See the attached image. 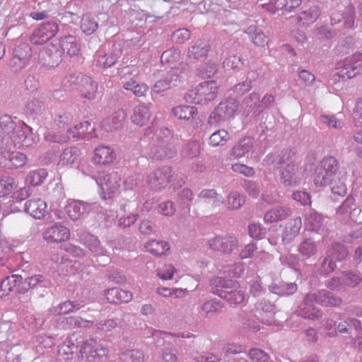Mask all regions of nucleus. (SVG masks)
I'll return each mask as SVG.
<instances>
[{
    "label": "nucleus",
    "mask_w": 362,
    "mask_h": 362,
    "mask_svg": "<svg viewBox=\"0 0 362 362\" xmlns=\"http://www.w3.org/2000/svg\"><path fill=\"white\" fill-rule=\"evenodd\" d=\"M151 117L150 108L144 104H140L135 106L131 115L132 123L137 126L146 125Z\"/></svg>",
    "instance_id": "obj_19"
},
{
    "label": "nucleus",
    "mask_w": 362,
    "mask_h": 362,
    "mask_svg": "<svg viewBox=\"0 0 362 362\" xmlns=\"http://www.w3.org/2000/svg\"><path fill=\"white\" fill-rule=\"evenodd\" d=\"M248 30H250L249 33L250 39L255 45L259 47L268 45L269 38L262 30L256 28L253 29L252 27L249 28Z\"/></svg>",
    "instance_id": "obj_36"
},
{
    "label": "nucleus",
    "mask_w": 362,
    "mask_h": 362,
    "mask_svg": "<svg viewBox=\"0 0 362 362\" xmlns=\"http://www.w3.org/2000/svg\"><path fill=\"white\" fill-rule=\"evenodd\" d=\"M338 167L337 159L332 156L325 158L316 168L314 175V182L316 186L325 185L327 180L337 177L341 171Z\"/></svg>",
    "instance_id": "obj_2"
},
{
    "label": "nucleus",
    "mask_w": 362,
    "mask_h": 362,
    "mask_svg": "<svg viewBox=\"0 0 362 362\" xmlns=\"http://www.w3.org/2000/svg\"><path fill=\"white\" fill-rule=\"evenodd\" d=\"M78 129L77 125H75L73 127H71L66 131V136L63 138H55L54 139H50V141L54 142H66L68 139H79L81 138V134Z\"/></svg>",
    "instance_id": "obj_54"
},
{
    "label": "nucleus",
    "mask_w": 362,
    "mask_h": 362,
    "mask_svg": "<svg viewBox=\"0 0 362 362\" xmlns=\"http://www.w3.org/2000/svg\"><path fill=\"white\" fill-rule=\"evenodd\" d=\"M244 202V197L238 193H231L228 197V204L229 207L232 209H237L240 208Z\"/></svg>",
    "instance_id": "obj_55"
},
{
    "label": "nucleus",
    "mask_w": 362,
    "mask_h": 362,
    "mask_svg": "<svg viewBox=\"0 0 362 362\" xmlns=\"http://www.w3.org/2000/svg\"><path fill=\"white\" fill-rule=\"evenodd\" d=\"M176 272L175 268L172 264H165L158 269L157 274L163 280L171 279Z\"/></svg>",
    "instance_id": "obj_51"
},
{
    "label": "nucleus",
    "mask_w": 362,
    "mask_h": 362,
    "mask_svg": "<svg viewBox=\"0 0 362 362\" xmlns=\"http://www.w3.org/2000/svg\"><path fill=\"white\" fill-rule=\"evenodd\" d=\"M180 59V51L175 49L165 51L160 57L162 64L170 66L171 69H178L176 68V65Z\"/></svg>",
    "instance_id": "obj_33"
},
{
    "label": "nucleus",
    "mask_w": 362,
    "mask_h": 362,
    "mask_svg": "<svg viewBox=\"0 0 362 362\" xmlns=\"http://www.w3.org/2000/svg\"><path fill=\"white\" fill-rule=\"evenodd\" d=\"M298 251L303 257L308 259L317 252V245L313 240L308 238L300 244Z\"/></svg>",
    "instance_id": "obj_35"
},
{
    "label": "nucleus",
    "mask_w": 362,
    "mask_h": 362,
    "mask_svg": "<svg viewBox=\"0 0 362 362\" xmlns=\"http://www.w3.org/2000/svg\"><path fill=\"white\" fill-rule=\"evenodd\" d=\"M291 214L289 208L276 207L267 211L264 216V221L267 223H273L286 218Z\"/></svg>",
    "instance_id": "obj_27"
},
{
    "label": "nucleus",
    "mask_w": 362,
    "mask_h": 362,
    "mask_svg": "<svg viewBox=\"0 0 362 362\" xmlns=\"http://www.w3.org/2000/svg\"><path fill=\"white\" fill-rule=\"evenodd\" d=\"M223 66L227 69H236L242 64L240 57L233 55L226 59L223 62Z\"/></svg>",
    "instance_id": "obj_60"
},
{
    "label": "nucleus",
    "mask_w": 362,
    "mask_h": 362,
    "mask_svg": "<svg viewBox=\"0 0 362 362\" xmlns=\"http://www.w3.org/2000/svg\"><path fill=\"white\" fill-rule=\"evenodd\" d=\"M252 147V141L250 138H244L237 145H235L231 151V156L239 158L248 153Z\"/></svg>",
    "instance_id": "obj_34"
},
{
    "label": "nucleus",
    "mask_w": 362,
    "mask_h": 362,
    "mask_svg": "<svg viewBox=\"0 0 362 362\" xmlns=\"http://www.w3.org/2000/svg\"><path fill=\"white\" fill-rule=\"evenodd\" d=\"M77 351L78 345L71 338L66 339L59 347L57 358L60 362H69L74 358Z\"/></svg>",
    "instance_id": "obj_20"
},
{
    "label": "nucleus",
    "mask_w": 362,
    "mask_h": 362,
    "mask_svg": "<svg viewBox=\"0 0 362 362\" xmlns=\"http://www.w3.org/2000/svg\"><path fill=\"white\" fill-rule=\"evenodd\" d=\"M6 158L7 162L5 163L4 165L8 168L23 167L28 161V158L25 154L18 151L7 153Z\"/></svg>",
    "instance_id": "obj_30"
},
{
    "label": "nucleus",
    "mask_w": 362,
    "mask_h": 362,
    "mask_svg": "<svg viewBox=\"0 0 362 362\" xmlns=\"http://www.w3.org/2000/svg\"><path fill=\"white\" fill-rule=\"evenodd\" d=\"M293 198L301 205L306 206L311 204L310 196L305 192L297 191L293 194Z\"/></svg>",
    "instance_id": "obj_58"
},
{
    "label": "nucleus",
    "mask_w": 362,
    "mask_h": 362,
    "mask_svg": "<svg viewBox=\"0 0 362 362\" xmlns=\"http://www.w3.org/2000/svg\"><path fill=\"white\" fill-rule=\"evenodd\" d=\"M180 83L179 69H170L163 72L160 78L155 83L153 89L157 93H162Z\"/></svg>",
    "instance_id": "obj_11"
},
{
    "label": "nucleus",
    "mask_w": 362,
    "mask_h": 362,
    "mask_svg": "<svg viewBox=\"0 0 362 362\" xmlns=\"http://www.w3.org/2000/svg\"><path fill=\"white\" fill-rule=\"evenodd\" d=\"M238 105L235 100H227L219 103L209 117V122L214 118L216 122H221L232 117L236 111Z\"/></svg>",
    "instance_id": "obj_13"
},
{
    "label": "nucleus",
    "mask_w": 362,
    "mask_h": 362,
    "mask_svg": "<svg viewBox=\"0 0 362 362\" xmlns=\"http://www.w3.org/2000/svg\"><path fill=\"white\" fill-rule=\"evenodd\" d=\"M210 248L225 254H230L238 247V240L229 235L216 236L209 240Z\"/></svg>",
    "instance_id": "obj_12"
},
{
    "label": "nucleus",
    "mask_w": 362,
    "mask_h": 362,
    "mask_svg": "<svg viewBox=\"0 0 362 362\" xmlns=\"http://www.w3.org/2000/svg\"><path fill=\"white\" fill-rule=\"evenodd\" d=\"M115 158V156L113 150L108 146H99L95 150L93 160L98 164L109 165L113 163Z\"/></svg>",
    "instance_id": "obj_26"
},
{
    "label": "nucleus",
    "mask_w": 362,
    "mask_h": 362,
    "mask_svg": "<svg viewBox=\"0 0 362 362\" xmlns=\"http://www.w3.org/2000/svg\"><path fill=\"white\" fill-rule=\"evenodd\" d=\"M13 179L11 177H0V197L10 194L13 189Z\"/></svg>",
    "instance_id": "obj_46"
},
{
    "label": "nucleus",
    "mask_w": 362,
    "mask_h": 362,
    "mask_svg": "<svg viewBox=\"0 0 362 362\" xmlns=\"http://www.w3.org/2000/svg\"><path fill=\"white\" fill-rule=\"evenodd\" d=\"M117 61V57L115 54L108 53L100 56L98 63L102 68L106 69L113 66Z\"/></svg>",
    "instance_id": "obj_47"
},
{
    "label": "nucleus",
    "mask_w": 362,
    "mask_h": 362,
    "mask_svg": "<svg viewBox=\"0 0 362 362\" xmlns=\"http://www.w3.org/2000/svg\"><path fill=\"white\" fill-rule=\"evenodd\" d=\"M175 209L172 202H164L158 205V212L163 216H172Z\"/></svg>",
    "instance_id": "obj_59"
},
{
    "label": "nucleus",
    "mask_w": 362,
    "mask_h": 362,
    "mask_svg": "<svg viewBox=\"0 0 362 362\" xmlns=\"http://www.w3.org/2000/svg\"><path fill=\"white\" fill-rule=\"evenodd\" d=\"M211 46L209 43L198 40L187 49V56L191 59H201L208 56Z\"/></svg>",
    "instance_id": "obj_23"
},
{
    "label": "nucleus",
    "mask_w": 362,
    "mask_h": 362,
    "mask_svg": "<svg viewBox=\"0 0 362 362\" xmlns=\"http://www.w3.org/2000/svg\"><path fill=\"white\" fill-rule=\"evenodd\" d=\"M81 28L83 33L90 35L97 30L98 23L89 16H84L81 19Z\"/></svg>",
    "instance_id": "obj_45"
},
{
    "label": "nucleus",
    "mask_w": 362,
    "mask_h": 362,
    "mask_svg": "<svg viewBox=\"0 0 362 362\" xmlns=\"http://www.w3.org/2000/svg\"><path fill=\"white\" fill-rule=\"evenodd\" d=\"M14 291L18 293H25L28 291V286L25 279L21 275H13Z\"/></svg>",
    "instance_id": "obj_52"
},
{
    "label": "nucleus",
    "mask_w": 362,
    "mask_h": 362,
    "mask_svg": "<svg viewBox=\"0 0 362 362\" xmlns=\"http://www.w3.org/2000/svg\"><path fill=\"white\" fill-rule=\"evenodd\" d=\"M248 356L254 362H272L266 352L257 348L250 349Z\"/></svg>",
    "instance_id": "obj_44"
},
{
    "label": "nucleus",
    "mask_w": 362,
    "mask_h": 362,
    "mask_svg": "<svg viewBox=\"0 0 362 362\" xmlns=\"http://www.w3.org/2000/svg\"><path fill=\"white\" fill-rule=\"evenodd\" d=\"M218 86L216 81H209L201 83L196 88L194 100L197 103L206 102L214 100L217 95Z\"/></svg>",
    "instance_id": "obj_14"
},
{
    "label": "nucleus",
    "mask_w": 362,
    "mask_h": 362,
    "mask_svg": "<svg viewBox=\"0 0 362 362\" xmlns=\"http://www.w3.org/2000/svg\"><path fill=\"white\" fill-rule=\"evenodd\" d=\"M79 306L76 307L72 301L66 300L57 306L53 307L49 312L54 315H66L79 309Z\"/></svg>",
    "instance_id": "obj_37"
},
{
    "label": "nucleus",
    "mask_w": 362,
    "mask_h": 362,
    "mask_svg": "<svg viewBox=\"0 0 362 362\" xmlns=\"http://www.w3.org/2000/svg\"><path fill=\"white\" fill-rule=\"evenodd\" d=\"M305 178V172L298 164L289 163L283 170L280 177L281 182L286 187L296 186L300 184Z\"/></svg>",
    "instance_id": "obj_8"
},
{
    "label": "nucleus",
    "mask_w": 362,
    "mask_h": 362,
    "mask_svg": "<svg viewBox=\"0 0 362 362\" xmlns=\"http://www.w3.org/2000/svg\"><path fill=\"white\" fill-rule=\"evenodd\" d=\"M212 281L218 284L214 293L226 299L230 303L241 304L244 302L245 299V292L238 281L218 277L214 279Z\"/></svg>",
    "instance_id": "obj_1"
},
{
    "label": "nucleus",
    "mask_w": 362,
    "mask_h": 362,
    "mask_svg": "<svg viewBox=\"0 0 362 362\" xmlns=\"http://www.w3.org/2000/svg\"><path fill=\"white\" fill-rule=\"evenodd\" d=\"M13 275L4 278L0 282V298L8 296L14 291Z\"/></svg>",
    "instance_id": "obj_43"
},
{
    "label": "nucleus",
    "mask_w": 362,
    "mask_h": 362,
    "mask_svg": "<svg viewBox=\"0 0 362 362\" xmlns=\"http://www.w3.org/2000/svg\"><path fill=\"white\" fill-rule=\"evenodd\" d=\"M222 306L219 303L211 300L204 303L202 309L205 313L208 314L217 312L220 310Z\"/></svg>",
    "instance_id": "obj_63"
},
{
    "label": "nucleus",
    "mask_w": 362,
    "mask_h": 362,
    "mask_svg": "<svg viewBox=\"0 0 362 362\" xmlns=\"http://www.w3.org/2000/svg\"><path fill=\"white\" fill-rule=\"evenodd\" d=\"M80 154V151L76 147L66 148L60 156L59 165L69 166L77 163Z\"/></svg>",
    "instance_id": "obj_32"
},
{
    "label": "nucleus",
    "mask_w": 362,
    "mask_h": 362,
    "mask_svg": "<svg viewBox=\"0 0 362 362\" xmlns=\"http://www.w3.org/2000/svg\"><path fill=\"white\" fill-rule=\"evenodd\" d=\"M122 87L124 90L130 91L138 98L145 97L149 90L148 86L144 83H139L134 78L125 81Z\"/></svg>",
    "instance_id": "obj_28"
},
{
    "label": "nucleus",
    "mask_w": 362,
    "mask_h": 362,
    "mask_svg": "<svg viewBox=\"0 0 362 362\" xmlns=\"http://www.w3.org/2000/svg\"><path fill=\"white\" fill-rule=\"evenodd\" d=\"M222 351L223 356L231 357L238 354L245 353L246 348L240 344L228 343L223 346Z\"/></svg>",
    "instance_id": "obj_39"
},
{
    "label": "nucleus",
    "mask_w": 362,
    "mask_h": 362,
    "mask_svg": "<svg viewBox=\"0 0 362 362\" xmlns=\"http://www.w3.org/2000/svg\"><path fill=\"white\" fill-rule=\"evenodd\" d=\"M106 300L110 303H128L132 299V294L130 291L119 288H112L105 291Z\"/></svg>",
    "instance_id": "obj_18"
},
{
    "label": "nucleus",
    "mask_w": 362,
    "mask_h": 362,
    "mask_svg": "<svg viewBox=\"0 0 362 362\" xmlns=\"http://www.w3.org/2000/svg\"><path fill=\"white\" fill-rule=\"evenodd\" d=\"M228 132L224 129H220L213 133L209 137V144L211 146H223L228 140Z\"/></svg>",
    "instance_id": "obj_41"
},
{
    "label": "nucleus",
    "mask_w": 362,
    "mask_h": 362,
    "mask_svg": "<svg viewBox=\"0 0 362 362\" xmlns=\"http://www.w3.org/2000/svg\"><path fill=\"white\" fill-rule=\"evenodd\" d=\"M346 177V172L341 169L338 173V175L329 180H327V185L331 186V190L333 194L340 197H344L346 194V186L345 184V180Z\"/></svg>",
    "instance_id": "obj_24"
},
{
    "label": "nucleus",
    "mask_w": 362,
    "mask_h": 362,
    "mask_svg": "<svg viewBox=\"0 0 362 362\" xmlns=\"http://www.w3.org/2000/svg\"><path fill=\"white\" fill-rule=\"evenodd\" d=\"M84 245H86L93 252L100 255L103 253L100 240L95 236L87 234L84 238Z\"/></svg>",
    "instance_id": "obj_40"
},
{
    "label": "nucleus",
    "mask_w": 362,
    "mask_h": 362,
    "mask_svg": "<svg viewBox=\"0 0 362 362\" xmlns=\"http://www.w3.org/2000/svg\"><path fill=\"white\" fill-rule=\"evenodd\" d=\"M108 349L93 339L85 341L80 349V357L88 362H104L108 356Z\"/></svg>",
    "instance_id": "obj_3"
},
{
    "label": "nucleus",
    "mask_w": 362,
    "mask_h": 362,
    "mask_svg": "<svg viewBox=\"0 0 362 362\" xmlns=\"http://www.w3.org/2000/svg\"><path fill=\"white\" fill-rule=\"evenodd\" d=\"M88 205L81 201L72 200L68 202L65 206V211L68 216L73 221L81 218L88 213Z\"/></svg>",
    "instance_id": "obj_21"
},
{
    "label": "nucleus",
    "mask_w": 362,
    "mask_h": 362,
    "mask_svg": "<svg viewBox=\"0 0 362 362\" xmlns=\"http://www.w3.org/2000/svg\"><path fill=\"white\" fill-rule=\"evenodd\" d=\"M157 293L163 297L181 298L185 295V291L180 288H169L160 287L157 288Z\"/></svg>",
    "instance_id": "obj_48"
},
{
    "label": "nucleus",
    "mask_w": 362,
    "mask_h": 362,
    "mask_svg": "<svg viewBox=\"0 0 362 362\" xmlns=\"http://www.w3.org/2000/svg\"><path fill=\"white\" fill-rule=\"evenodd\" d=\"M121 177L117 172L107 173L97 180L100 187V195L103 199H112L119 192Z\"/></svg>",
    "instance_id": "obj_4"
},
{
    "label": "nucleus",
    "mask_w": 362,
    "mask_h": 362,
    "mask_svg": "<svg viewBox=\"0 0 362 362\" xmlns=\"http://www.w3.org/2000/svg\"><path fill=\"white\" fill-rule=\"evenodd\" d=\"M58 30L59 25L55 22L43 23L34 31L31 41L35 45H42L54 37Z\"/></svg>",
    "instance_id": "obj_10"
},
{
    "label": "nucleus",
    "mask_w": 362,
    "mask_h": 362,
    "mask_svg": "<svg viewBox=\"0 0 362 362\" xmlns=\"http://www.w3.org/2000/svg\"><path fill=\"white\" fill-rule=\"evenodd\" d=\"M320 13L319 8L317 6H313L308 11L301 12L298 18L303 24H310L317 20Z\"/></svg>",
    "instance_id": "obj_38"
},
{
    "label": "nucleus",
    "mask_w": 362,
    "mask_h": 362,
    "mask_svg": "<svg viewBox=\"0 0 362 362\" xmlns=\"http://www.w3.org/2000/svg\"><path fill=\"white\" fill-rule=\"evenodd\" d=\"M175 151L170 148L163 143L154 145L151 147L150 151V156L156 160H164L173 158L175 155Z\"/></svg>",
    "instance_id": "obj_31"
},
{
    "label": "nucleus",
    "mask_w": 362,
    "mask_h": 362,
    "mask_svg": "<svg viewBox=\"0 0 362 362\" xmlns=\"http://www.w3.org/2000/svg\"><path fill=\"white\" fill-rule=\"evenodd\" d=\"M248 230L250 235L255 239H262L265 234L264 229L257 223L250 224Z\"/></svg>",
    "instance_id": "obj_57"
},
{
    "label": "nucleus",
    "mask_w": 362,
    "mask_h": 362,
    "mask_svg": "<svg viewBox=\"0 0 362 362\" xmlns=\"http://www.w3.org/2000/svg\"><path fill=\"white\" fill-rule=\"evenodd\" d=\"M176 177L169 166L155 170L148 177V182L155 189H161L175 185Z\"/></svg>",
    "instance_id": "obj_5"
},
{
    "label": "nucleus",
    "mask_w": 362,
    "mask_h": 362,
    "mask_svg": "<svg viewBox=\"0 0 362 362\" xmlns=\"http://www.w3.org/2000/svg\"><path fill=\"white\" fill-rule=\"evenodd\" d=\"M44 240L49 243H60L69 240L71 232L69 228L57 223L47 228L42 233Z\"/></svg>",
    "instance_id": "obj_9"
},
{
    "label": "nucleus",
    "mask_w": 362,
    "mask_h": 362,
    "mask_svg": "<svg viewBox=\"0 0 362 362\" xmlns=\"http://www.w3.org/2000/svg\"><path fill=\"white\" fill-rule=\"evenodd\" d=\"M125 119V114L123 110H118L111 118L112 122V128L117 129L119 128Z\"/></svg>",
    "instance_id": "obj_62"
},
{
    "label": "nucleus",
    "mask_w": 362,
    "mask_h": 362,
    "mask_svg": "<svg viewBox=\"0 0 362 362\" xmlns=\"http://www.w3.org/2000/svg\"><path fill=\"white\" fill-rule=\"evenodd\" d=\"M316 301V293H309L305 297L300 310V315L303 317L314 320L317 319L321 315L320 310L315 306V304H317Z\"/></svg>",
    "instance_id": "obj_16"
},
{
    "label": "nucleus",
    "mask_w": 362,
    "mask_h": 362,
    "mask_svg": "<svg viewBox=\"0 0 362 362\" xmlns=\"http://www.w3.org/2000/svg\"><path fill=\"white\" fill-rule=\"evenodd\" d=\"M78 129L81 134V138L82 139H89L91 136V132L93 130V128L91 127V124L89 122L85 121L83 122H80L76 124Z\"/></svg>",
    "instance_id": "obj_56"
},
{
    "label": "nucleus",
    "mask_w": 362,
    "mask_h": 362,
    "mask_svg": "<svg viewBox=\"0 0 362 362\" xmlns=\"http://www.w3.org/2000/svg\"><path fill=\"white\" fill-rule=\"evenodd\" d=\"M171 113L175 118L188 122L193 128H198L202 124V119L199 117L198 109L194 106L177 105L172 108Z\"/></svg>",
    "instance_id": "obj_6"
},
{
    "label": "nucleus",
    "mask_w": 362,
    "mask_h": 362,
    "mask_svg": "<svg viewBox=\"0 0 362 362\" xmlns=\"http://www.w3.org/2000/svg\"><path fill=\"white\" fill-rule=\"evenodd\" d=\"M232 170L234 173L242 174L246 177H252L255 175L253 168L243 163H235L233 165Z\"/></svg>",
    "instance_id": "obj_53"
},
{
    "label": "nucleus",
    "mask_w": 362,
    "mask_h": 362,
    "mask_svg": "<svg viewBox=\"0 0 362 362\" xmlns=\"http://www.w3.org/2000/svg\"><path fill=\"white\" fill-rule=\"evenodd\" d=\"M25 210L34 218L40 219L47 212V203L41 199H32L25 203Z\"/></svg>",
    "instance_id": "obj_17"
},
{
    "label": "nucleus",
    "mask_w": 362,
    "mask_h": 362,
    "mask_svg": "<svg viewBox=\"0 0 362 362\" xmlns=\"http://www.w3.org/2000/svg\"><path fill=\"white\" fill-rule=\"evenodd\" d=\"M45 173L42 170H35L29 173L27 181L32 185L36 186L43 182L45 179Z\"/></svg>",
    "instance_id": "obj_49"
},
{
    "label": "nucleus",
    "mask_w": 362,
    "mask_h": 362,
    "mask_svg": "<svg viewBox=\"0 0 362 362\" xmlns=\"http://www.w3.org/2000/svg\"><path fill=\"white\" fill-rule=\"evenodd\" d=\"M161 359L163 362H177V356L172 349H166L161 354Z\"/></svg>",
    "instance_id": "obj_64"
},
{
    "label": "nucleus",
    "mask_w": 362,
    "mask_h": 362,
    "mask_svg": "<svg viewBox=\"0 0 362 362\" xmlns=\"http://www.w3.org/2000/svg\"><path fill=\"white\" fill-rule=\"evenodd\" d=\"M30 48L26 44H21L17 46L14 49V55L18 58H21L24 62H29L30 57Z\"/></svg>",
    "instance_id": "obj_50"
},
{
    "label": "nucleus",
    "mask_w": 362,
    "mask_h": 362,
    "mask_svg": "<svg viewBox=\"0 0 362 362\" xmlns=\"http://www.w3.org/2000/svg\"><path fill=\"white\" fill-rule=\"evenodd\" d=\"M302 0H277L278 6L284 7L287 11H291L293 8L298 7Z\"/></svg>",
    "instance_id": "obj_61"
},
{
    "label": "nucleus",
    "mask_w": 362,
    "mask_h": 362,
    "mask_svg": "<svg viewBox=\"0 0 362 362\" xmlns=\"http://www.w3.org/2000/svg\"><path fill=\"white\" fill-rule=\"evenodd\" d=\"M59 45L63 52L71 57L78 55L80 52V45L76 38L71 35L61 37Z\"/></svg>",
    "instance_id": "obj_25"
},
{
    "label": "nucleus",
    "mask_w": 362,
    "mask_h": 362,
    "mask_svg": "<svg viewBox=\"0 0 362 362\" xmlns=\"http://www.w3.org/2000/svg\"><path fill=\"white\" fill-rule=\"evenodd\" d=\"M362 60V54L360 53L354 54L345 59L344 65L341 71L343 77L351 78L358 74L362 66L360 62Z\"/></svg>",
    "instance_id": "obj_15"
},
{
    "label": "nucleus",
    "mask_w": 362,
    "mask_h": 362,
    "mask_svg": "<svg viewBox=\"0 0 362 362\" xmlns=\"http://www.w3.org/2000/svg\"><path fill=\"white\" fill-rule=\"evenodd\" d=\"M302 227V219L296 217L291 219L286 225L282 233V240L288 243L294 239L300 233Z\"/></svg>",
    "instance_id": "obj_22"
},
{
    "label": "nucleus",
    "mask_w": 362,
    "mask_h": 362,
    "mask_svg": "<svg viewBox=\"0 0 362 362\" xmlns=\"http://www.w3.org/2000/svg\"><path fill=\"white\" fill-rule=\"evenodd\" d=\"M121 358L129 362H144V355L139 350H129L121 354Z\"/></svg>",
    "instance_id": "obj_42"
},
{
    "label": "nucleus",
    "mask_w": 362,
    "mask_h": 362,
    "mask_svg": "<svg viewBox=\"0 0 362 362\" xmlns=\"http://www.w3.org/2000/svg\"><path fill=\"white\" fill-rule=\"evenodd\" d=\"M144 247L146 252L156 257L165 255L170 250V245L167 242L157 240L147 242Z\"/></svg>",
    "instance_id": "obj_29"
},
{
    "label": "nucleus",
    "mask_w": 362,
    "mask_h": 362,
    "mask_svg": "<svg viewBox=\"0 0 362 362\" xmlns=\"http://www.w3.org/2000/svg\"><path fill=\"white\" fill-rule=\"evenodd\" d=\"M71 78L73 79V82L76 83V89L84 98L88 100L95 98L98 84L90 77L78 74L72 76Z\"/></svg>",
    "instance_id": "obj_7"
}]
</instances>
